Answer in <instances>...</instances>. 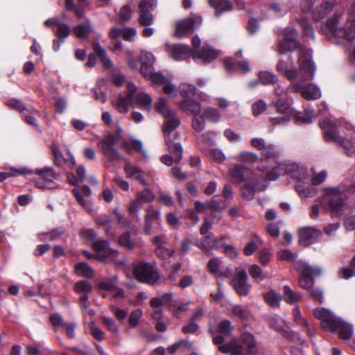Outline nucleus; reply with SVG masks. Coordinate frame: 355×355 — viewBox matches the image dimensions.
Masks as SVG:
<instances>
[{"label":"nucleus","mask_w":355,"mask_h":355,"mask_svg":"<svg viewBox=\"0 0 355 355\" xmlns=\"http://www.w3.org/2000/svg\"><path fill=\"white\" fill-rule=\"evenodd\" d=\"M72 193L74 195L78 204L85 207L86 202L83 198V196L85 197H89L91 194V189L87 185H84L81 187L80 191L78 188L73 189Z\"/></svg>","instance_id":"4c0bfd02"},{"label":"nucleus","mask_w":355,"mask_h":355,"mask_svg":"<svg viewBox=\"0 0 355 355\" xmlns=\"http://www.w3.org/2000/svg\"><path fill=\"white\" fill-rule=\"evenodd\" d=\"M298 23L303 30L304 35L313 38L315 33L312 26L310 24L309 20L306 18H301L298 20Z\"/></svg>","instance_id":"864d4df0"},{"label":"nucleus","mask_w":355,"mask_h":355,"mask_svg":"<svg viewBox=\"0 0 355 355\" xmlns=\"http://www.w3.org/2000/svg\"><path fill=\"white\" fill-rule=\"evenodd\" d=\"M179 107L187 114L199 115L201 110L200 103L192 100L191 98L184 99L180 102Z\"/></svg>","instance_id":"2f4dec72"},{"label":"nucleus","mask_w":355,"mask_h":355,"mask_svg":"<svg viewBox=\"0 0 355 355\" xmlns=\"http://www.w3.org/2000/svg\"><path fill=\"white\" fill-rule=\"evenodd\" d=\"M320 127L324 130L325 141H331L340 145L344 149V153L347 156H352L354 154V150L351 141L336 133L335 124L330 119L323 120L320 123Z\"/></svg>","instance_id":"39448f33"},{"label":"nucleus","mask_w":355,"mask_h":355,"mask_svg":"<svg viewBox=\"0 0 355 355\" xmlns=\"http://www.w3.org/2000/svg\"><path fill=\"white\" fill-rule=\"evenodd\" d=\"M246 271L242 269L236 272L232 280V285L240 296H246L250 293V286L247 282Z\"/></svg>","instance_id":"6ab92c4d"},{"label":"nucleus","mask_w":355,"mask_h":355,"mask_svg":"<svg viewBox=\"0 0 355 355\" xmlns=\"http://www.w3.org/2000/svg\"><path fill=\"white\" fill-rule=\"evenodd\" d=\"M309 296L310 297L318 304H322L323 301V292L318 287H312L309 290Z\"/></svg>","instance_id":"e2e57ef3"},{"label":"nucleus","mask_w":355,"mask_h":355,"mask_svg":"<svg viewBox=\"0 0 355 355\" xmlns=\"http://www.w3.org/2000/svg\"><path fill=\"white\" fill-rule=\"evenodd\" d=\"M257 155L251 152H242L236 155V159L239 162H245V163H252L254 162L257 160Z\"/></svg>","instance_id":"052dcab7"},{"label":"nucleus","mask_w":355,"mask_h":355,"mask_svg":"<svg viewBox=\"0 0 355 355\" xmlns=\"http://www.w3.org/2000/svg\"><path fill=\"white\" fill-rule=\"evenodd\" d=\"M110 309L119 322H123L128 316V311L126 309H121L115 305H110Z\"/></svg>","instance_id":"0e129e2a"},{"label":"nucleus","mask_w":355,"mask_h":355,"mask_svg":"<svg viewBox=\"0 0 355 355\" xmlns=\"http://www.w3.org/2000/svg\"><path fill=\"white\" fill-rule=\"evenodd\" d=\"M199 241V243L197 244V245L202 250H203L205 252H207L210 250V248L214 247V245H211V241L214 237V235L213 233L209 232L206 235H203Z\"/></svg>","instance_id":"6e6d98bb"},{"label":"nucleus","mask_w":355,"mask_h":355,"mask_svg":"<svg viewBox=\"0 0 355 355\" xmlns=\"http://www.w3.org/2000/svg\"><path fill=\"white\" fill-rule=\"evenodd\" d=\"M119 139L120 134L115 132L106 135L102 141V152L110 162L122 158L119 153L114 148V144L119 141Z\"/></svg>","instance_id":"ddd939ff"},{"label":"nucleus","mask_w":355,"mask_h":355,"mask_svg":"<svg viewBox=\"0 0 355 355\" xmlns=\"http://www.w3.org/2000/svg\"><path fill=\"white\" fill-rule=\"evenodd\" d=\"M298 236L300 245L307 247L316 243L322 236V233L315 228L304 227L298 230Z\"/></svg>","instance_id":"f3484780"},{"label":"nucleus","mask_w":355,"mask_h":355,"mask_svg":"<svg viewBox=\"0 0 355 355\" xmlns=\"http://www.w3.org/2000/svg\"><path fill=\"white\" fill-rule=\"evenodd\" d=\"M225 66L228 71H241L248 72L250 67L247 62L236 61L232 58H226L224 59Z\"/></svg>","instance_id":"473e14b6"},{"label":"nucleus","mask_w":355,"mask_h":355,"mask_svg":"<svg viewBox=\"0 0 355 355\" xmlns=\"http://www.w3.org/2000/svg\"><path fill=\"white\" fill-rule=\"evenodd\" d=\"M180 92L184 99L191 98L195 96L196 87L191 84L183 83L180 86Z\"/></svg>","instance_id":"09e8293b"},{"label":"nucleus","mask_w":355,"mask_h":355,"mask_svg":"<svg viewBox=\"0 0 355 355\" xmlns=\"http://www.w3.org/2000/svg\"><path fill=\"white\" fill-rule=\"evenodd\" d=\"M294 269L299 273V286L305 290H309L313 286L314 277L320 275V269L314 268L307 263L299 260L293 264Z\"/></svg>","instance_id":"423d86ee"},{"label":"nucleus","mask_w":355,"mask_h":355,"mask_svg":"<svg viewBox=\"0 0 355 355\" xmlns=\"http://www.w3.org/2000/svg\"><path fill=\"white\" fill-rule=\"evenodd\" d=\"M155 61L154 55L152 53L142 51L140 55L141 68L140 72L143 76L150 74L153 70V63Z\"/></svg>","instance_id":"c756f323"},{"label":"nucleus","mask_w":355,"mask_h":355,"mask_svg":"<svg viewBox=\"0 0 355 355\" xmlns=\"http://www.w3.org/2000/svg\"><path fill=\"white\" fill-rule=\"evenodd\" d=\"M220 114L218 110L215 108L207 107L206 108L202 114L200 115V118L205 120H209L212 122H217L220 119Z\"/></svg>","instance_id":"8fccbe9b"},{"label":"nucleus","mask_w":355,"mask_h":355,"mask_svg":"<svg viewBox=\"0 0 355 355\" xmlns=\"http://www.w3.org/2000/svg\"><path fill=\"white\" fill-rule=\"evenodd\" d=\"M232 330L233 326L231 322L228 320H223L218 322L215 331L218 334L229 336L231 335Z\"/></svg>","instance_id":"de8ad7c7"},{"label":"nucleus","mask_w":355,"mask_h":355,"mask_svg":"<svg viewBox=\"0 0 355 355\" xmlns=\"http://www.w3.org/2000/svg\"><path fill=\"white\" fill-rule=\"evenodd\" d=\"M135 102L141 107L149 110L152 105V98L146 93H139L135 96Z\"/></svg>","instance_id":"79ce46f5"},{"label":"nucleus","mask_w":355,"mask_h":355,"mask_svg":"<svg viewBox=\"0 0 355 355\" xmlns=\"http://www.w3.org/2000/svg\"><path fill=\"white\" fill-rule=\"evenodd\" d=\"M209 332L213 338L214 344L218 347L220 352L230 355H246L245 347L236 339H232L229 343L223 344L225 336L220 334L216 336L217 332L213 329H209Z\"/></svg>","instance_id":"6e6552de"},{"label":"nucleus","mask_w":355,"mask_h":355,"mask_svg":"<svg viewBox=\"0 0 355 355\" xmlns=\"http://www.w3.org/2000/svg\"><path fill=\"white\" fill-rule=\"evenodd\" d=\"M49 321L55 328L64 327L67 323L64 322L61 315L58 313L51 314L49 317Z\"/></svg>","instance_id":"338daca9"},{"label":"nucleus","mask_w":355,"mask_h":355,"mask_svg":"<svg viewBox=\"0 0 355 355\" xmlns=\"http://www.w3.org/2000/svg\"><path fill=\"white\" fill-rule=\"evenodd\" d=\"M155 110L164 118L171 116L174 112V111L168 108L166 100L164 97H160L158 101L155 104Z\"/></svg>","instance_id":"e433bc0d"},{"label":"nucleus","mask_w":355,"mask_h":355,"mask_svg":"<svg viewBox=\"0 0 355 355\" xmlns=\"http://www.w3.org/2000/svg\"><path fill=\"white\" fill-rule=\"evenodd\" d=\"M264 299L270 307L277 308L279 306L282 296L279 293L270 291L265 294Z\"/></svg>","instance_id":"37998d69"},{"label":"nucleus","mask_w":355,"mask_h":355,"mask_svg":"<svg viewBox=\"0 0 355 355\" xmlns=\"http://www.w3.org/2000/svg\"><path fill=\"white\" fill-rule=\"evenodd\" d=\"M219 55V51L211 48L209 45H204L196 51L195 54L192 55L193 59L196 58L202 60L205 63H209L216 59Z\"/></svg>","instance_id":"a878e982"},{"label":"nucleus","mask_w":355,"mask_h":355,"mask_svg":"<svg viewBox=\"0 0 355 355\" xmlns=\"http://www.w3.org/2000/svg\"><path fill=\"white\" fill-rule=\"evenodd\" d=\"M326 194L334 196L329 200V206L334 212L339 211L344 205V199L340 196V190L337 187H329L325 189Z\"/></svg>","instance_id":"bb28decb"},{"label":"nucleus","mask_w":355,"mask_h":355,"mask_svg":"<svg viewBox=\"0 0 355 355\" xmlns=\"http://www.w3.org/2000/svg\"><path fill=\"white\" fill-rule=\"evenodd\" d=\"M157 6V0H141L139 4L138 22L142 26L153 24V15L152 11Z\"/></svg>","instance_id":"2eb2a0df"},{"label":"nucleus","mask_w":355,"mask_h":355,"mask_svg":"<svg viewBox=\"0 0 355 355\" xmlns=\"http://www.w3.org/2000/svg\"><path fill=\"white\" fill-rule=\"evenodd\" d=\"M162 130L165 136V144L170 150H176L179 153L178 159L181 157L183 153L182 145L179 142L180 135L175 132V129L180 125V121L175 116V112L171 116L164 118Z\"/></svg>","instance_id":"20e7f679"},{"label":"nucleus","mask_w":355,"mask_h":355,"mask_svg":"<svg viewBox=\"0 0 355 355\" xmlns=\"http://www.w3.org/2000/svg\"><path fill=\"white\" fill-rule=\"evenodd\" d=\"M31 173L32 172L26 168H21L20 169H15L12 168L9 172H0V182H3L5 180L10 177Z\"/></svg>","instance_id":"c03bdc74"},{"label":"nucleus","mask_w":355,"mask_h":355,"mask_svg":"<svg viewBox=\"0 0 355 355\" xmlns=\"http://www.w3.org/2000/svg\"><path fill=\"white\" fill-rule=\"evenodd\" d=\"M248 272L252 278L255 280H263L266 278V275L258 265H252L249 268Z\"/></svg>","instance_id":"680f3d73"},{"label":"nucleus","mask_w":355,"mask_h":355,"mask_svg":"<svg viewBox=\"0 0 355 355\" xmlns=\"http://www.w3.org/2000/svg\"><path fill=\"white\" fill-rule=\"evenodd\" d=\"M93 32V28L89 22L86 24H78L73 28V33L77 37L86 40L89 34Z\"/></svg>","instance_id":"f704fd0d"},{"label":"nucleus","mask_w":355,"mask_h":355,"mask_svg":"<svg viewBox=\"0 0 355 355\" xmlns=\"http://www.w3.org/2000/svg\"><path fill=\"white\" fill-rule=\"evenodd\" d=\"M313 315L320 320L323 329L331 332L338 331V337L343 340H349L353 334V327L336 317L325 308L313 310Z\"/></svg>","instance_id":"7ed1b4c3"},{"label":"nucleus","mask_w":355,"mask_h":355,"mask_svg":"<svg viewBox=\"0 0 355 355\" xmlns=\"http://www.w3.org/2000/svg\"><path fill=\"white\" fill-rule=\"evenodd\" d=\"M259 80L263 85H270L277 81V76L272 73L262 71L259 73Z\"/></svg>","instance_id":"13d9d810"},{"label":"nucleus","mask_w":355,"mask_h":355,"mask_svg":"<svg viewBox=\"0 0 355 355\" xmlns=\"http://www.w3.org/2000/svg\"><path fill=\"white\" fill-rule=\"evenodd\" d=\"M277 70L291 81L297 76V71L293 66L291 57H288L287 60H279L277 64Z\"/></svg>","instance_id":"b1692460"},{"label":"nucleus","mask_w":355,"mask_h":355,"mask_svg":"<svg viewBox=\"0 0 355 355\" xmlns=\"http://www.w3.org/2000/svg\"><path fill=\"white\" fill-rule=\"evenodd\" d=\"M73 291L78 294L89 293L92 291V286L87 281L79 280L74 284Z\"/></svg>","instance_id":"3c124183"},{"label":"nucleus","mask_w":355,"mask_h":355,"mask_svg":"<svg viewBox=\"0 0 355 355\" xmlns=\"http://www.w3.org/2000/svg\"><path fill=\"white\" fill-rule=\"evenodd\" d=\"M292 116L295 119V122L297 124L311 123L312 121L310 114L306 111H304V112L293 111V114L291 115V117Z\"/></svg>","instance_id":"5fc2aeb1"},{"label":"nucleus","mask_w":355,"mask_h":355,"mask_svg":"<svg viewBox=\"0 0 355 355\" xmlns=\"http://www.w3.org/2000/svg\"><path fill=\"white\" fill-rule=\"evenodd\" d=\"M251 145L261 151V155L266 162L272 161L276 165L271 167V170L266 173V179L268 180H275L280 175L287 173V166L281 162H278L280 156V150L274 144H268L262 138H253L251 139Z\"/></svg>","instance_id":"f03ea898"},{"label":"nucleus","mask_w":355,"mask_h":355,"mask_svg":"<svg viewBox=\"0 0 355 355\" xmlns=\"http://www.w3.org/2000/svg\"><path fill=\"white\" fill-rule=\"evenodd\" d=\"M143 312L141 309H137L132 311L128 318V324L131 328H135L138 326L140 319L142 317Z\"/></svg>","instance_id":"603ef678"},{"label":"nucleus","mask_w":355,"mask_h":355,"mask_svg":"<svg viewBox=\"0 0 355 355\" xmlns=\"http://www.w3.org/2000/svg\"><path fill=\"white\" fill-rule=\"evenodd\" d=\"M35 174L40 175V179L35 181V185L37 188L52 189L58 187L55 180L58 178L59 174L53 168L44 167L41 169H37Z\"/></svg>","instance_id":"9b49d317"},{"label":"nucleus","mask_w":355,"mask_h":355,"mask_svg":"<svg viewBox=\"0 0 355 355\" xmlns=\"http://www.w3.org/2000/svg\"><path fill=\"white\" fill-rule=\"evenodd\" d=\"M259 180L257 184L254 185L252 182H246L241 189V194L242 198L245 200H251L254 198L255 192L258 189L263 191L266 188L265 184L266 180V175L265 177H258Z\"/></svg>","instance_id":"aec40b11"},{"label":"nucleus","mask_w":355,"mask_h":355,"mask_svg":"<svg viewBox=\"0 0 355 355\" xmlns=\"http://www.w3.org/2000/svg\"><path fill=\"white\" fill-rule=\"evenodd\" d=\"M240 341L242 343L241 345L246 348L245 354L259 355V347L253 334L248 331L243 332L240 336Z\"/></svg>","instance_id":"5701e85b"},{"label":"nucleus","mask_w":355,"mask_h":355,"mask_svg":"<svg viewBox=\"0 0 355 355\" xmlns=\"http://www.w3.org/2000/svg\"><path fill=\"white\" fill-rule=\"evenodd\" d=\"M229 173L234 184L252 182L254 185L257 184L259 178L254 174L252 170L243 165L236 164L234 166L230 169Z\"/></svg>","instance_id":"9d476101"},{"label":"nucleus","mask_w":355,"mask_h":355,"mask_svg":"<svg viewBox=\"0 0 355 355\" xmlns=\"http://www.w3.org/2000/svg\"><path fill=\"white\" fill-rule=\"evenodd\" d=\"M207 209L216 212L225 207V201L223 200L211 199L207 203Z\"/></svg>","instance_id":"774afa93"},{"label":"nucleus","mask_w":355,"mask_h":355,"mask_svg":"<svg viewBox=\"0 0 355 355\" xmlns=\"http://www.w3.org/2000/svg\"><path fill=\"white\" fill-rule=\"evenodd\" d=\"M297 31L293 28L287 27L283 31V37L279 39V53L284 54L299 49L298 62L300 73L307 80H312L314 76L315 65L312 62L311 54L305 47H301L297 40Z\"/></svg>","instance_id":"f257e3e1"},{"label":"nucleus","mask_w":355,"mask_h":355,"mask_svg":"<svg viewBox=\"0 0 355 355\" xmlns=\"http://www.w3.org/2000/svg\"><path fill=\"white\" fill-rule=\"evenodd\" d=\"M293 319L295 322H296L298 325L306 329V333L309 337L312 336V334L309 329V323L306 319L301 315L300 310L298 306H296L293 310Z\"/></svg>","instance_id":"a18cd8bd"},{"label":"nucleus","mask_w":355,"mask_h":355,"mask_svg":"<svg viewBox=\"0 0 355 355\" xmlns=\"http://www.w3.org/2000/svg\"><path fill=\"white\" fill-rule=\"evenodd\" d=\"M276 110L278 113L283 115H291L293 114V111L291 108V103L286 98H279L275 103Z\"/></svg>","instance_id":"c9c22d12"},{"label":"nucleus","mask_w":355,"mask_h":355,"mask_svg":"<svg viewBox=\"0 0 355 355\" xmlns=\"http://www.w3.org/2000/svg\"><path fill=\"white\" fill-rule=\"evenodd\" d=\"M135 278L141 283L154 285L160 276L155 266L145 261H139L133 268Z\"/></svg>","instance_id":"0eeeda50"},{"label":"nucleus","mask_w":355,"mask_h":355,"mask_svg":"<svg viewBox=\"0 0 355 355\" xmlns=\"http://www.w3.org/2000/svg\"><path fill=\"white\" fill-rule=\"evenodd\" d=\"M118 243L120 246L128 250H132L135 247V243L130 238V232L126 231L123 232L118 239Z\"/></svg>","instance_id":"49530a36"},{"label":"nucleus","mask_w":355,"mask_h":355,"mask_svg":"<svg viewBox=\"0 0 355 355\" xmlns=\"http://www.w3.org/2000/svg\"><path fill=\"white\" fill-rule=\"evenodd\" d=\"M284 300L287 303L294 304L302 300V295L293 291L289 286L283 287Z\"/></svg>","instance_id":"ea45409f"},{"label":"nucleus","mask_w":355,"mask_h":355,"mask_svg":"<svg viewBox=\"0 0 355 355\" xmlns=\"http://www.w3.org/2000/svg\"><path fill=\"white\" fill-rule=\"evenodd\" d=\"M78 5L73 0H65L64 7L67 11L73 12L76 17L82 19L85 16V9L88 6L87 0H77Z\"/></svg>","instance_id":"cd10ccee"},{"label":"nucleus","mask_w":355,"mask_h":355,"mask_svg":"<svg viewBox=\"0 0 355 355\" xmlns=\"http://www.w3.org/2000/svg\"><path fill=\"white\" fill-rule=\"evenodd\" d=\"M92 248L96 252L94 259L101 262L107 261L117 253L116 250L110 248V242L105 239L93 241Z\"/></svg>","instance_id":"4468645a"},{"label":"nucleus","mask_w":355,"mask_h":355,"mask_svg":"<svg viewBox=\"0 0 355 355\" xmlns=\"http://www.w3.org/2000/svg\"><path fill=\"white\" fill-rule=\"evenodd\" d=\"M155 198L153 193L148 189H145L137 194V200L144 202H150Z\"/></svg>","instance_id":"69168bd1"},{"label":"nucleus","mask_w":355,"mask_h":355,"mask_svg":"<svg viewBox=\"0 0 355 355\" xmlns=\"http://www.w3.org/2000/svg\"><path fill=\"white\" fill-rule=\"evenodd\" d=\"M216 133L212 131H208L200 135L198 138V142L202 148H207L212 146L214 143Z\"/></svg>","instance_id":"58836bf2"},{"label":"nucleus","mask_w":355,"mask_h":355,"mask_svg":"<svg viewBox=\"0 0 355 355\" xmlns=\"http://www.w3.org/2000/svg\"><path fill=\"white\" fill-rule=\"evenodd\" d=\"M167 150L171 155H162L160 159L161 162L164 164H165L168 166H172L174 162L175 163L180 162V161L182 158V153H181V157L180 159H178L179 153H178V150H170L168 148H167Z\"/></svg>","instance_id":"a19ab883"},{"label":"nucleus","mask_w":355,"mask_h":355,"mask_svg":"<svg viewBox=\"0 0 355 355\" xmlns=\"http://www.w3.org/2000/svg\"><path fill=\"white\" fill-rule=\"evenodd\" d=\"M300 74H302L300 73ZM303 80H300L294 83L291 89L295 93H300L301 96L306 100H315L321 96L320 90L313 84H306L305 81L308 80L302 75Z\"/></svg>","instance_id":"f8f14e48"},{"label":"nucleus","mask_w":355,"mask_h":355,"mask_svg":"<svg viewBox=\"0 0 355 355\" xmlns=\"http://www.w3.org/2000/svg\"><path fill=\"white\" fill-rule=\"evenodd\" d=\"M50 148L53 155V161L55 166L60 167L62 166L63 162L67 164L69 167H73L76 166V163L75 161V158L69 153V154L70 155V157L69 159H67L63 157L62 152L55 143H52L51 144Z\"/></svg>","instance_id":"393cba45"},{"label":"nucleus","mask_w":355,"mask_h":355,"mask_svg":"<svg viewBox=\"0 0 355 355\" xmlns=\"http://www.w3.org/2000/svg\"><path fill=\"white\" fill-rule=\"evenodd\" d=\"M202 22V18L199 16L189 17L176 24V32L178 35L192 33L196 28V24L199 26Z\"/></svg>","instance_id":"4be33fe9"},{"label":"nucleus","mask_w":355,"mask_h":355,"mask_svg":"<svg viewBox=\"0 0 355 355\" xmlns=\"http://www.w3.org/2000/svg\"><path fill=\"white\" fill-rule=\"evenodd\" d=\"M144 76L157 85H164L168 80L162 73L154 72L153 70L150 72V74Z\"/></svg>","instance_id":"4d7b16f0"},{"label":"nucleus","mask_w":355,"mask_h":355,"mask_svg":"<svg viewBox=\"0 0 355 355\" xmlns=\"http://www.w3.org/2000/svg\"><path fill=\"white\" fill-rule=\"evenodd\" d=\"M137 90L136 85L132 83H128L126 87V94L125 96L119 94L118 96V102L116 109L121 113H126L128 107L131 105Z\"/></svg>","instance_id":"a211bd4d"},{"label":"nucleus","mask_w":355,"mask_h":355,"mask_svg":"<svg viewBox=\"0 0 355 355\" xmlns=\"http://www.w3.org/2000/svg\"><path fill=\"white\" fill-rule=\"evenodd\" d=\"M166 51L175 61H182L192 55L191 48L184 44H166Z\"/></svg>","instance_id":"dca6fc26"},{"label":"nucleus","mask_w":355,"mask_h":355,"mask_svg":"<svg viewBox=\"0 0 355 355\" xmlns=\"http://www.w3.org/2000/svg\"><path fill=\"white\" fill-rule=\"evenodd\" d=\"M74 270L78 276L92 279L94 276V270L86 262H79L74 266Z\"/></svg>","instance_id":"72a5a7b5"},{"label":"nucleus","mask_w":355,"mask_h":355,"mask_svg":"<svg viewBox=\"0 0 355 355\" xmlns=\"http://www.w3.org/2000/svg\"><path fill=\"white\" fill-rule=\"evenodd\" d=\"M340 18V14L337 11L334 12L333 17L327 20L326 28L333 36L343 38L349 42L352 41L354 38V29L352 27L338 28L337 25Z\"/></svg>","instance_id":"1a4fd4ad"},{"label":"nucleus","mask_w":355,"mask_h":355,"mask_svg":"<svg viewBox=\"0 0 355 355\" xmlns=\"http://www.w3.org/2000/svg\"><path fill=\"white\" fill-rule=\"evenodd\" d=\"M126 177L137 180L141 185L147 184L146 180L143 177V171L137 166L133 165L128 162L124 166Z\"/></svg>","instance_id":"c85d7f7f"},{"label":"nucleus","mask_w":355,"mask_h":355,"mask_svg":"<svg viewBox=\"0 0 355 355\" xmlns=\"http://www.w3.org/2000/svg\"><path fill=\"white\" fill-rule=\"evenodd\" d=\"M335 0H324L322 3L312 11L313 19L315 21H321L334 11Z\"/></svg>","instance_id":"412c9836"},{"label":"nucleus","mask_w":355,"mask_h":355,"mask_svg":"<svg viewBox=\"0 0 355 355\" xmlns=\"http://www.w3.org/2000/svg\"><path fill=\"white\" fill-rule=\"evenodd\" d=\"M70 35L69 26L64 23L58 24L57 31L55 35L58 38H61L64 40Z\"/></svg>","instance_id":"bf43d9fd"},{"label":"nucleus","mask_w":355,"mask_h":355,"mask_svg":"<svg viewBox=\"0 0 355 355\" xmlns=\"http://www.w3.org/2000/svg\"><path fill=\"white\" fill-rule=\"evenodd\" d=\"M209 5L215 10V16L219 17L224 12L230 11L233 4L230 0H208Z\"/></svg>","instance_id":"7c9ffc66"}]
</instances>
